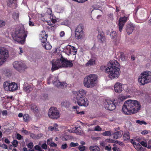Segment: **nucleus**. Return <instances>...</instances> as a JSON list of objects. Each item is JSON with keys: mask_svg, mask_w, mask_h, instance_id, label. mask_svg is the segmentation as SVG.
Here are the masks:
<instances>
[{"mask_svg": "<svg viewBox=\"0 0 151 151\" xmlns=\"http://www.w3.org/2000/svg\"><path fill=\"white\" fill-rule=\"evenodd\" d=\"M141 107L140 104L137 101L128 100L124 103L122 110L124 114L129 115L137 113Z\"/></svg>", "mask_w": 151, "mask_h": 151, "instance_id": "nucleus-1", "label": "nucleus"}, {"mask_svg": "<svg viewBox=\"0 0 151 151\" xmlns=\"http://www.w3.org/2000/svg\"><path fill=\"white\" fill-rule=\"evenodd\" d=\"M109 66L106 69V72L108 74V77L111 79L117 78L120 73V64L117 60H112L110 62Z\"/></svg>", "mask_w": 151, "mask_h": 151, "instance_id": "nucleus-2", "label": "nucleus"}, {"mask_svg": "<svg viewBox=\"0 0 151 151\" xmlns=\"http://www.w3.org/2000/svg\"><path fill=\"white\" fill-rule=\"evenodd\" d=\"M72 60H67L61 55L60 59L56 60H52L51 61L52 67L51 70L52 71L56 70L62 68H71L73 66Z\"/></svg>", "mask_w": 151, "mask_h": 151, "instance_id": "nucleus-3", "label": "nucleus"}, {"mask_svg": "<svg viewBox=\"0 0 151 151\" xmlns=\"http://www.w3.org/2000/svg\"><path fill=\"white\" fill-rule=\"evenodd\" d=\"M77 94L76 99L77 104L81 106L87 107L89 104V101L86 98V91L83 89H81L78 92H76Z\"/></svg>", "mask_w": 151, "mask_h": 151, "instance_id": "nucleus-4", "label": "nucleus"}, {"mask_svg": "<svg viewBox=\"0 0 151 151\" xmlns=\"http://www.w3.org/2000/svg\"><path fill=\"white\" fill-rule=\"evenodd\" d=\"M27 35V31H25L22 29H20L16 30L14 33L12 34V36L14 41L19 42L22 44H23Z\"/></svg>", "mask_w": 151, "mask_h": 151, "instance_id": "nucleus-5", "label": "nucleus"}, {"mask_svg": "<svg viewBox=\"0 0 151 151\" xmlns=\"http://www.w3.org/2000/svg\"><path fill=\"white\" fill-rule=\"evenodd\" d=\"M97 78V76L94 74H91L86 76L83 81L84 86L87 88H93L96 84Z\"/></svg>", "mask_w": 151, "mask_h": 151, "instance_id": "nucleus-6", "label": "nucleus"}, {"mask_svg": "<svg viewBox=\"0 0 151 151\" xmlns=\"http://www.w3.org/2000/svg\"><path fill=\"white\" fill-rule=\"evenodd\" d=\"M51 81L53 84L58 88H63L66 87L67 85L66 83L60 82L57 77L53 76H51L47 79V84H50Z\"/></svg>", "mask_w": 151, "mask_h": 151, "instance_id": "nucleus-7", "label": "nucleus"}, {"mask_svg": "<svg viewBox=\"0 0 151 151\" xmlns=\"http://www.w3.org/2000/svg\"><path fill=\"white\" fill-rule=\"evenodd\" d=\"M4 87L5 90L7 91H14L17 89L18 87L16 83L6 81L4 83Z\"/></svg>", "mask_w": 151, "mask_h": 151, "instance_id": "nucleus-8", "label": "nucleus"}, {"mask_svg": "<svg viewBox=\"0 0 151 151\" xmlns=\"http://www.w3.org/2000/svg\"><path fill=\"white\" fill-rule=\"evenodd\" d=\"M48 115L50 118L53 119H57L60 117L59 111L55 107H52L50 109Z\"/></svg>", "mask_w": 151, "mask_h": 151, "instance_id": "nucleus-9", "label": "nucleus"}, {"mask_svg": "<svg viewBox=\"0 0 151 151\" xmlns=\"http://www.w3.org/2000/svg\"><path fill=\"white\" fill-rule=\"evenodd\" d=\"M118 102L116 104L115 100H114L113 101L110 100H107L104 102V106L106 109L110 111H113L115 109L116 106Z\"/></svg>", "mask_w": 151, "mask_h": 151, "instance_id": "nucleus-10", "label": "nucleus"}, {"mask_svg": "<svg viewBox=\"0 0 151 151\" xmlns=\"http://www.w3.org/2000/svg\"><path fill=\"white\" fill-rule=\"evenodd\" d=\"M83 27L82 24H80L76 27L75 29V36L77 39L83 38L84 35L83 32Z\"/></svg>", "mask_w": 151, "mask_h": 151, "instance_id": "nucleus-11", "label": "nucleus"}, {"mask_svg": "<svg viewBox=\"0 0 151 151\" xmlns=\"http://www.w3.org/2000/svg\"><path fill=\"white\" fill-rule=\"evenodd\" d=\"M13 65L14 68L20 72L23 71L27 68L25 64L21 62L15 61Z\"/></svg>", "mask_w": 151, "mask_h": 151, "instance_id": "nucleus-12", "label": "nucleus"}, {"mask_svg": "<svg viewBox=\"0 0 151 151\" xmlns=\"http://www.w3.org/2000/svg\"><path fill=\"white\" fill-rule=\"evenodd\" d=\"M9 56L8 50L5 47H0V59L4 62Z\"/></svg>", "mask_w": 151, "mask_h": 151, "instance_id": "nucleus-13", "label": "nucleus"}, {"mask_svg": "<svg viewBox=\"0 0 151 151\" xmlns=\"http://www.w3.org/2000/svg\"><path fill=\"white\" fill-rule=\"evenodd\" d=\"M66 52L68 55H76L77 51V49L75 47L71 46L68 45L66 48Z\"/></svg>", "mask_w": 151, "mask_h": 151, "instance_id": "nucleus-14", "label": "nucleus"}, {"mask_svg": "<svg viewBox=\"0 0 151 151\" xmlns=\"http://www.w3.org/2000/svg\"><path fill=\"white\" fill-rule=\"evenodd\" d=\"M127 17L125 16L120 17L119 20V28L120 32L122 31L125 23L127 21Z\"/></svg>", "mask_w": 151, "mask_h": 151, "instance_id": "nucleus-15", "label": "nucleus"}, {"mask_svg": "<svg viewBox=\"0 0 151 151\" xmlns=\"http://www.w3.org/2000/svg\"><path fill=\"white\" fill-rule=\"evenodd\" d=\"M114 90L117 93H121L123 90L122 84L118 82L116 83L114 86Z\"/></svg>", "mask_w": 151, "mask_h": 151, "instance_id": "nucleus-16", "label": "nucleus"}, {"mask_svg": "<svg viewBox=\"0 0 151 151\" xmlns=\"http://www.w3.org/2000/svg\"><path fill=\"white\" fill-rule=\"evenodd\" d=\"M145 77V75L143 72L139 76L138 78V81L139 82L141 83V85H144L147 83V80Z\"/></svg>", "mask_w": 151, "mask_h": 151, "instance_id": "nucleus-17", "label": "nucleus"}, {"mask_svg": "<svg viewBox=\"0 0 151 151\" xmlns=\"http://www.w3.org/2000/svg\"><path fill=\"white\" fill-rule=\"evenodd\" d=\"M134 28V26L132 23H129L127 25L126 30L129 35L132 32Z\"/></svg>", "mask_w": 151, "mask_h": 151, "instance_id": "nucleus-18", "label": "nucleus"}, {"mask_svg": "<svg viewBox=\"0 0 151 151\" xmlns=\"http://www.w3.org/2000/svg\"><path fill=\"white\" fill-rule=\"evenodd\" d=\"M147 83L151 82V72L146 71L143 72Z\"/></svg>", "mask_w": 151, "mask_h": 151, "instance_id": "nucleus-19", "label": "nucleus"}, {"mask_svg": "<svg viewBox=\"0 0 151 151\" xmlns=\"http://www.w3.org/2000/svg\"><path fill=\"white\" fill-rule=\"evenodd\" d=\"M123 134V132L121 131H118L114 133L111 136L114 139H117L121 137Z\"/></svg>", "mask_w": 151, "mask_h": 151, "instance_id": "nucleus-20", "label": "nucleus"}, {"mask_svg": "<svg viewBox=\"0 0 151 151\" xmlns=\"http://www.w3.org/2000/svg\"><path fill=\"white\" fill-rule=\"evenodd\" d=\"M41 44L42 47L46 50H50L52 48V46L49 42L47 41L45 42H43Z\"/></svg>", "mask_w": 151, "mask_h": 151, "instance_id": "nucleus-21", "label": "nucleus"}, {"mask_svg": "<svg viewBox=\"0 0 151 151\" xmlns=\"http://www.w3.org/2000/svg\"><path fill=\"white\" fill-rule=\"evenodd\" d=\"M97 38L99 41L102 43L103 42L105 41V39L104 33L102 32H99Z\"/></svg>", "mask_w": 151, "mask_h": 151, "instance_id": "nucleus-22", "label": "nucleus"}, {"mask_svg": "<svg viewBox=\"0 0 151 151\" xmlns=\"http://www.w3.org/2000/svg\"><path fill=\"white\" fill-rule=\"evenodd\" d=\"M133 140L132 139L131 143H133V144L136 145L135 148L138 151H144L143 148L142 146L139 143H136L134 142H132Z\"/></svg>", "mask_w": 151, "mask_h": 151, "instance_id": "nucleus-23", "label": "nucleus"}, {"mask_svg": "<svg viewBox=\"0 0 151 151\" xmlns=\"http://www.w3.org/2000/svg\"><path fill=\"white\" fill-rule=\"evenodd\" d=\"M24 89L27 93H29L32 90L33 88L30 85L27 84L24 85Z\"/></svg>", "mask_w": 151, "mask_h": 151, "instance_id": "nucleus-24", "label": "nucleus"}, {"mask_svg": "<svg viewBox=\"0 0 151 151\" xmlns=\"http://www.w3.org/2000/svg\"><path fill=\"white\" fill-rule=\"evenodd\" d=\"M96 60L94 58H91L86 64V66H90L95 64Z\"/></svg>", "mask_w": 151, "mask_h": 151, "instance_id": "nucleus-25", "label": "nucleus"}, {"mask_svg": "<svg viewBox=\"0 0 151 151\" xmlns=\"http://www.w3.org/2000/svg\"><path fill=\"white\" fill-rule=\"evenodd\" d=\"M123 138L124 141H128L130 138V135L129 132L128 131L124 132Z\"/></svg>", "mask_w": 151, "mask_h": 151, "instance_id": "nucleus-26", "label": "nucleus"}, {"mask_svg": "<svg viewBox=\"0 0 151 151\" xmlns=\"http://www.w3.org/2000/svg\"><path fill=\"white\" fill-rule=\"evenodd\" d=\"M31 109L35 113H37L38 112V107L34 104H32L31 105Z\"/></svg>", "mask_w": 151, "mask_h": 151, "instance_id": "nucleus-27", "label": "nucleus"}, {"mask_svg": "<svg viewBox=\"0 0 151 151\" xmlns=\"http://www.w3.org/2000/svg\"><path fill=\"white\" fill-rule=\"evenodd\" d=\"M53 126H49L48 127V129L50 131H52L54 130H55V131H56L57 130H58V125L56 124H54L53 125Z\"/></svg>", "mask_w": 151, "mask_h": 151, "instance_id": "nucleus-28", "label": "nucleus"}, {"mask_svg": "<svg viewBox=\"0 0 151 151\" xmlns=\"http://www.w3.org/2000/svg\"><path fill=\"white\" fill-rule=\"evenodd\" d=\"M89 149L91 151H100V148L97 146H91Z\"/></svg>", "mask_w": 151, "mask_h": 151, "instance_id": "nucleus-29", "label": "nucleus"}, {"mask_svg": "<svg viewBox=\"0 0 151 151\" xmlns=\"http://www.w3.org/2000/svg\"><path fill=\"white\" fill-rule=\"evenodd\" d=\"M137 140L138 142L140 143V144L142 145L143 146L145 147H147V143L144 141H141L140 139L139 138H138L137 139Z\"/></svg>", "mask_w": 151, "mask_h": 151, "instance_id": "nucleus-30", "label": "nucleus"}, {"mask_svg": "<svg viewBox=\"0 0 151 151\" xmlns=\"http://www.w3.org/2000/svg\"><path fill=\"white\" fill-rule=\"evenodd\" d=\"M29 116L28 114H25L23 115V119L24 122H26L29 121Z\"/></svg>", "mask_w": 151, "mask_h": 151, "instance_id": "nucleus-31", "label": "nucleus"}, {"mask_svg": "<svg viewBox=\"0 0 151 151\" xmlns=\"http://www.w3.org/2000/svg\"><path fill=\"white\" fill-rule=\"evenodd\" d=\"M126 99V97L123 96H119L118 98V101L120 103L121 102H123Z\"/></svg>", "mask_w": 151, "mask_h": 151, "instance_id": "nucleus-32", "label": "nucleus"}, {"mask_svg": "<svg viewBox=\"0 0 151 151\" xmlns=\"http://www.w3.org/2000/svg\"><path fill=\"white\" fill-rule=\"evenodd\" d=\"M48 36H46V37H45L44 38V36L43 37H39V39L40 41L41 42V44L43 43V42H45L47 41V38Z\"/></svg>", "mask_w": 151, "mask_h": 151, "instance_id": "nucleus-33", "label": "nucleus"}, {"mask_svg": "<svg viewBox=\"0 0 151 151\" xmlns=\"http://www.w3.org/2000/svg\"><path fill=\"white\" fill-rule=\"evenodd\" d=\"M17 1V0H8V4L9 5H13V4L16 5Z\"/></svg>", "mask_w": 151, "mask_h": 151, "instance_id": "nucleus-34", "label": "nucleus"}, {"mask_svg": "<svg viewBox=\"0 0 151 151\" xmlns=\"http://www.w3.org/2000/svg\"><path fill=\"white\" fill-rule=\"evenodd\" d=\"M116 32L114 31H112L110 34L111 38L112 39H114L116 35Z\"/></svg>", "mask_w": 151, "mask_h": 151, "instance_id": "nucleus-35", "label": "nucleus"}, {"mask_svg": "<svg viewBox=\"0 0 151 151\" xmlns=\"http://www.w3.org/2000/svg\"><path fill=\"white\" fill-rule=\"evenodd\" d=\"M120 59L122 61H124L126 59V57L125 56L123 52H121L119 56Z\"/></svg>", "mask_w": 151, "mask_h": 151, "instance_id": "nucleus-36", "label": "nucleus"}, {"mask_svg": "<svg viewBox=\"0 0 151 151\" xmlns=\"http://www.w3.org/2000/svg\"><path fill=\"white\" fill-rule=\"evenodd\" d=\"M75 132L77 134L81 135L82 134V131L81 130V128L80 127H78L76 129Z\"/></svg>", "mask_w": 151, "mask_h": 151, "instance_id": "nucleus-37", "label": "nucleus"}, {"mask_svg": "<svg viewBox=\"0 0 151 151\" xmlns=\"http://www.w3.org/2000/svg\"><path fill=\"white\" fill-rule=\"evenodd\" d=\"M19 17V13H14L13 15V17L15 20H18Z\"/></svg>", "mask_w": 151, "mask_h": 151, "instance_id": "nucleus-38", "label": "nucleus"}, {"mask_svg": "<svg viewBox=\"0 0 151 151\" xmlns=\"http://www.w3.org/2000/svg\"><path fill=\"white\" fill-rule=\"evenodd\" d=\"M48 35L47 34H46V32L44 31H42L40 32V33L39 35V37H43L44 36V38L46 37V36Z\"/></svg>", "mask_w": 151, "mask_h": 151, "instance_id": "nucleus-39", "label": "nucleus"}, {"mask_svg": "<svg viewBox=\"0 0 151 151\" xmlns=\"http://www.w3.org/2000/svg\"><path fill=\"white\" fill-rule=\"evenodd\" d=\"M136 123L137 124H139L140 125H142L144 124L145 125L147 124V123L146 122L143 121H140L139 120H137L136 121Z\"/></svg>", "mask_w": 151, "mask_h": 151, "instance_id": "nucleus-40", "label": "nucleus"}, {"mask_svg": "<svg viewBox=\"0 0 151 151\" xmlns=\"http://www.w3.org/2000/svg\"><path fill=\"white\" fill-rule=\"evenodd\" d=\"M102 135L104 136H108L111 135L110 131H106L102 133Z\"/></svg>", "mask_w": 151, "mask_h": 151, "instance_id": "nucleus-41", "label": "nucleus"}, {"mask_svg": "<svg viewBox=\"0 0 151 151\" xmlns=\"http://www.w3.org/2000/svg\"><path fill=\"white\" fill-rule=\"evenodd\" d=\"M34 148L35 150L38 151H44L43 150H42L40 147L38 145H35Z\"/></svg>", "mask_w": 151, "mask_h": 151, "instance_id": "nucleus-42", "label": "nucleus"}, {"mask_svg": "<svg viewBox=\"0 0 151 151\" xmlns=\"http://www.w3.org/2000/svg\"><path fill=\"white\" fill-rule=\"evenodd\" d=\"M102 129L99 126H96L94 129V131H101Z\"/></svg>", "mask_w": 151, "mask_h": 151, "instance_id": "nucleus-43", "label": "nucleus"}, {"mask_svg": "<svg viewBox=\"0 0 151 151\" xmlns=\"http://www.w3.org/2000/svg\"><path fill=\"white\" fill-rule=\"evenodd\" d=\"M78 145V143H74L73 142H71L70 145V147H75L76 146H77Z\"/></svg>", "mask_w": 151, "mask_h": 151, "instance_id": "nucleus-44", "label": "nucleus"}, {"mask_svg": "<svg viewBox=\"0 0 151 151\" xmlns=\"http://www.w3.org/2000/svg\"><path fill=\"white\" fill-rule=\"evenodd\" d=\"M27 147L30 149H32L33 147V142H30L27 145Z\"/></svg>", "mask_w": 151, "mask_h": 151, "instance_id": "nucleus-45", "label": "nucleus"}, {"mask_svg": "<svg viewBox=\"0 0 151 151\" xmlns=\"http://www.w3.org/2000/svg\"><path fill=\"white\" fill-rule=\"evenodd\" d=\"M43 134L41 133L37 134L36 136V139H38L40 138L43 136Z\"/></svg>", "mask_w": 151, "mask_h": 151, "instance_id": "nucleus-46", "label": "nucleus"}, {"mask_svg": "<svg viewBox=\"0 0 151 151\" xmlns=\"http://www.w3.org/2000/svg\"><path fill=\"white\" fill-rule=\"evenodd\" d=\"M107 67H106V66L104 65H102L100 67V69L101 70L104 71L105 70V72L106 73L108 74V73H106V69L107 68Z\"/></svg>", "mask_w": 151, "mask_h": 151, "instance_id": "nucleus-47", "label": "nucleus"}, {"mask_svg": "<svg viewBox=\"0 0 151 151\" xmlns=\"http://www.w3.org/2000/svg\"><path fill=\"white\" fill-rule=\"evenodd\" d=\"M18 144V141L16 140H14L12 142V145L14 147H17Z\"/></svg>", "mask_w": 151, "mask_h": 151, "instance_id": "nucleus-48", "label": "nucleus"}, {"mask_svg": "<svg viewBox=\"0 0 151 151\" xmlns=\"http://www.w3.org/2000/svg\"><path fill=\"white\" fill-rule=\"evenodd\" d=\"M115 142L116 144H119L121 146L123 147V146H124L125 145L124 144V143H123L122 142L116 141H115Z\"/></svg>", "mask_w": 151, "mask_h": 151, "instance_id": "nucleus-49", "label": "nucleus"}, {"mask_svg": "<svg viewBox=\"0 0 151 151\" xmlns=\"http://www.w3.org/2000/svg\"><path fill=\"white\" fill-rule=\"evenodd\" d=\"M85 149V147L84 146L81 145L79 147V149L80 151H84Z\"/></svg>", "mask_w": 151, "mask_h": 151, "instance_id": "nucleus-50", "label": "nucleus"}, {"mask_svg": "<svg viewBox=\"0 0 151 151\" xmlns=\"http://www.w3.org/2000/svg\"><path fill=\"white\" fill-rule=\"evenodd\" d=\"M106 141L108 142L113 143L115 142L116 141L112 139H106Z\"/></svg>", "mask_w": 151, "mask_h": 151, "instance_id": "nucleus-51", "label": "nucleus"}, {"mask_svg": "<svg viewBox=\"0 0 151 151\" xmlns=\"http://www.w3.org/2000/svg\"><path fill=\"white\" fill-rule=\"evenodd\" d=\"M5 25V22L3 21L0 20V27H2Z\"/></svg>", "mask_w": 151, "mask_h": 151, "instance_id": "nucleus-52", "label": "nucleus"}, {"mask_svg": "<svg viewBox=\"0 0 151 151\" xmlns=\"http://www.w3.org/2000/svg\"><path fill=\"white\" fill-rule=\"evenodd\" d=\"M1 113H2L3 116H6L7 115V111L6 110H3L2 111H1Z\"/></svg>", "mask_w": 151, "mask_h": 151, "instance_id": "nucleus-53", "label": "nucleus"}, {"mask_svg": "<svg viewBox=\"0 0 151 151\" xmlns=\"http://www.w3.org/2000/svg\"><path fill=\"white\" fill-rule=\"evenodd\" d=\"M42 148L46 150L47 148V146L45 143H44L41 145Z\"/></svg>", "mask_w": 151, "mask_h": 151, "instance_id": "nucleus-54", "label": "nucleus"}, {"mask_svg": "<svg viewBox=\"0 0 151 151\" xmlns=\"http://www.w3.org/2000/svg\"><path fill=\"white\" fill-rule=\"evenodd\" d=\"M79 3H83L84 2L88 0H73Z\"/></svg>", "mask_w": 151, "mask_h": 151, "instance_id": "nucleus-55", "label": "nucleus"}, {"mask_svg": "<svg viewBox=\"0 0 151 151\" xmlns=\"http://www.w3.org/2000/svg\"><path fill=\"white\" fill-rule=\"evenodd\" d=\"M148 133V131L146 130H145L141 132V133L143 135H146Z\"/></svg>", "mask_w": 151, "mask_h": 151, "instance_id": "nucleus-56", "label": "nucleus"}, {"mask_svg": "<svg viewBox=\"0 0 151 151\" xmlns=\"http://www.w3.org/2000/svg\"><path fill=\"white\" fill-rule=\"evenodd\" d=\"M0 147L3 148L7 149L8 147L6 145L3 144L1 145H0Z\"/></svg>", "mask_w": 151, "mask_h": 151, "instance_id": "nucleus-57", "label": "nucleus"}, {"mask_svg": "<svg viewBox=\"0 0 151 151\" xmlns=\"http://www.w3.org/2000/svg\"><path fill=\"white\" fill-rule=\"evenodd\" d=\"M36 135L34 133H31L30 134V136L31 138L33 139H36Z\"/></svg>", "mask_w": 151, "mask_h": 151, "instance_id": "nucleus-58", "label": "nucleus"}, {"mask_svg": "<svg viewBox=\"0 0 151 151\" xmlns=\"http://www.w3.org/2000/svg\"><path fill=\"white\" fill-rule=\"evenodd\" d=\"M50 147H55L57 146V144L54 142H52L50 145Z\"/></svg>", "mask_w": 151, "mask_h": 151, "instance_id": "nucleus-59", "label": "nucleus"}, {"mask_svg": "<svg viewBox=\"0 0 151 151\" xmlns=\"http://www.w3.org/2000/svg\"><path fill=\"white\" fill-rule=\"evenodd\" d=\"M22 136L19 134L18 133L17 134V137L18 140H20L21 139Z\"/></svg>", "mask_w": 151, "mask_h": 151, "instance_id": "nucleus-60", "label": "nucleus"}, {"mask_svg": "<svg viewBox=\"0 0 151 151\" xmlns=\"http://www.w3.org/2000/svg\"><path fill=\"white\" fill-rule=\"evenodd\" d=\"M67 147V144H64L62 145L61 148L63 149H65Z\"/></svg>", "mask_w": 151, "mask_h": 151, "instance_id": "nucleus-61", "label": "nucleus"}, {"mask_svg": "<svg viewBox=\"0 0 151 151\" xmlns=\"http://www.w3.org/2000/svg\"><path fill=\"white\" fill-rule=\"evenodd\" d=\"M76 113L77 114H79L80 115H82V114H85V112L83 111H82L79 112L78 111H76Z\"/></svg>", "mask_w": 151, "mask_h": 151, "instance_id": "nucleus-62", "label": "nucleus"}, {"mask_svg": "<svg viewBox=\"0 0 151 151\" xmlns=\"http://www.w3.org/2000/svg\"><path fill=\"white\" fill-rule=\"evenodd\" d=\"M105 150L108 151H111V147H109L108 146H106L105 148Z\"/></svg>", "mask_w": 151, "mask_h": 151, "instance_id": "nucleus-63", "label": "nucleus"}, {"mask_svg": "<svg viewBox=\"0 0 151 151\" xmlns=\"http://www.w3.org/2000/svg\"><path fill=\"white\" fill-rule=\"evenodd\" d=\"M52 141V139H49L47 140V143L48 145H50L51 143V142Z\"/></svg>", "mask_w": 151, "mask_h": 151, "instance_id": "nucleus-64", "label": "nucleus"}]
</instances>
